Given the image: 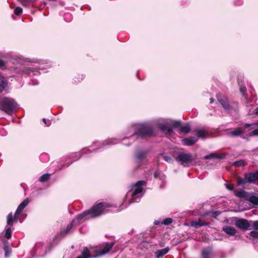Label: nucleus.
<instances>
[{
  "label": "nucleus",
  "instance_id": "nucleus-1",
  "mask_svg": "<svg viewBox=\"0 0 258 258\" xmlns=\"http://www.w3.org/2000/svg\"><path fill=\"white\" fill-rule=\"evenodd\" d=\"M111 207V206L106 203H99L93 206L90 209L86 210L77 216L76 219H73L71 223L68 225L66 229L61 230L60 235L64 237L73 231L74 226L79 224L81 221L88 219L90 218H95L104 214L106 209Z\"/></svg>",
  "mask_w": 258,
  "mask_h": 258
},
{
  "label": "nucleus",
  "instance_id": "nucleus-2",
  "mask_svg": "<svg viewBox=\"0 0 258 258\" xmlns=\"http://www.w3.org/2000/svg\"><path fill=\"white\" fill-rule=\"evenodd\" d=\"M154 135V131L152 125L149 122H143L137 124L134 133L130 137L123 139L122 144L124 146H130L132 142L124 143L126 139L133 140L134 141L135 138L144 139L151 137Z\"/></svg>",
  "mask_w": 258,
  "mask_h": 258
},
{
  "label": "nucleus",
  "instance_id": "nucleus-3",
  "mask_svg": "<svg viewBox=\"0 0 258 258\" xmlns=\"http://www.w3.org/2000/svg\"><path fill=\"white\" fill-rule=\"evenodd\" d=\"M146 182L144 180H139L132 186V188L127 192L126 197H130L128 205L133 203H138L140 201L143 194H142L143 186L146 185Z\"/></svg>",
  "mask_w": 258,
  "mask_h": 258
},
{
  "label": "nucleus",
  "instance_id": "nucleus-4",
  "mask_svg": "<svg viewBox=\"0 0 258 258\" xmlns=\"http://www.w3.org/2000/svg\"><path fill=\"white\" fill-rule=\"evenodd\" d=\"M18 106L17 103L13 98L7 97L0 98V110L8 114H12Z\"/></svg>",
  "mask_w": 258,
  "mask_h": 258
},
{
  "label": "nucleus",
  "instance_id": "nucleus-5",
  "mask_svg": "<svg viewBox=\"0 0 258 258\" xmlns=\"http://www.w3.org/2000/svg\"><path fill=\"white\" fill-rule=\"evenodd\" d=\"M248 183L255 184L258 183V171L251 172H246L243 175V177H238L237 184L238 186H242Z\"/></svg>",
  "mask_w": 258,
  "mask_h": 258
},
{
  "label": "nucleus",
  "instance_id": "nucleus-6",
  "mask_svg": "<svg viewBox=\"0 0 258 258\" xmlns=\"http://www.w3.org/2000/svg\"><path fill=\"white\" fill-rule=\"evenodd\" d=\"M181 124L180 120H174L172 124L168 122L160 123L158 126L159 129L162 132L165 133L166 135H170L173 133V128H178Z\"/></svg>",
  "mask_w": 258,
  "mask_h": 258
},
{
  "label": "nucleus",
  "instance_id": "nucleus-7",
  "mask_svg": "<svg viewBox=\"0 0 258 258\" xmlns=\"http://www.w3.org/2000/svg\"><path fill=\"white\" fill-rule=\"evenodd\" d=\"M16 72L20 75L24 76L37 75L39 74L38 69L35 67H27L25 66H22L19 68L17 69Z\"/></svg>",
  "mask_w": 258,
  "mask_h": 258
},
{
  "label": "nucleus",
  "instance_id": "nucleus-8",
  "mask_svg": "<svg viewBox=\"0 0 258 258\" xmlns=\"http://www.w3.org/2000/svg\"><path fill=\"white\" fill-rule=\"evenodd\" d=\"M242 128L246 131V136L251 137L258 136V121L251 123H245L242 126Z\"/></svg>",
  "mask_w": 258,
  "mask_h": 258
},
{
  "label": "nucleus",
  "instance_id": "nucleus-9",
  "mask_svg": "<svg viewBox=\"0 0 258 258\" xmlns=\"http://www.w3.org/2000/svg\"><path fill=\"white\" fill-rule=\"evenodd\" d=\"M176 160L180 162L183 167H189V164L193 160V156L191 153L179 152Z\"/></svg>",
  "mask_w": 258,
  "mask_h": 258
},
{
  "label": "nucleus",
  "instance_id": "nucleus-10",
  "mask_svg": "<svg viewBox=\"0 0 258 258\" xmlns=\"http://www.w3.org/2000/svg\"><path fill=\"white\" fill-rule=\"evenodd\" d=\"M117 143V139L116 138H110L108 139L107 140L102 141H96L94 142L93 144L95 146H97L98 147L96 149L93 150L92 151H90L88 150L87 152L88 153H90L91 152H96L98 149H101L106 146H110L114 144H116Z\"/></svg>",
  "mask_w": 258,
  "mask_h": 258
},
{
  "label": "nucleus",
  "instance_id": "nucleus-11",
  "mask_svg": "<svg viewBox=\"0 0 258 258\" xmlns=\"http://www.w3.org/2000/svg\"><path fill=\"white\" fill-rule=\"evenodd\" d=\"M148 155V151L143 150H137L134 154V159L138 164V168L140 166V164L143 161H146Z\"/></svg>",
  "mask_w": 258,
  "mask_h": 258
},
{
  "label": "nucleus",
  "instance_id": "nucleus-12",
  "mask_svg": "<svg viewBox=\"0 0 258 258\" xmlns=\"http://www.w3.org/2000/svg\"><path fill=\"white\" fill-rule=\"evenodd\" d=\"M50 249L49 247H47L46 245H44V244L41 243H39L36 244L35 247H34L33 251L35 253H38L39 256H44L49 251H50Z\"/></svg>",
  "mask_w": 258,
  "mask_h": 258
},
{
  "label": "nucleus",
  "instance_id": "nucleus-13",
  "mask_svg": "<svg viewBox=\"0 0 258 258\" xmlns=\"http://www.w3.org/2000/svg\"><path fill=\"white\" fill-rule=\"evenodd\" d=\"M246 131L242 128V126L241 127H237L234 128L233 131L228 133V135L231 137H240L241 138L244 139H246V135L245 136Z\"/></svg>",
  "mask_w": 258,
  "mask_h": 258
},
{
  "label": "nucleus",
  "instance_id": "nucleus-14",
  "mask_svg": "<svg viewBox=\"0 0 258 258\" xmlns=\"http://www.w3.org/2000/svg\"><path fill=\"white\" fill-rule=\"evenodd\" d=\"M235 225L242 230H247L250 226V221L244 219H239L236 220Z\"/></svg>",
  "mask_w": 258,
  "mask_h": 258
},
{
  "label": "nucleus",
  "instance_id": "nucleus-15",
  "mask_svg": "<svg viewBox=\"0 0 258 258\" xmlns=\"http://www.w3.org/2000/svg\"><path fill=\"white\" fill-rule=\"evenodd\" d=\"M222 230L229 236H235V239L239 238L240 236L236 235L237 230L233 227L225 225L222 228Z\"/></svg>",
  "mask_w": 258,
  "mask_h": 258
},
{
  "label": "nucleus",
  "instance_id": "nucleus-16",
  "mask_svg": "<svg viewBox=\"0 0 258 258\" xmlns=\"http://www.w3.org/2000/svg\"><path fill=\"white\" fill-rule=\"evenodd\" d=\"M114 244V243L113 242H111L110 243H106L105 247L102 249H101L98 252V253L95 255L93 256V257H97L98 256H102L103 255H104V254L108 253L112 249Z\"/></svg>",
  "mask_w": 258,
  "mask_h": 258
},
{
  "label": "nucleus",
  "instance_id": "nucleus-17",
  "mask_svg": "<svg viewBox=\"0 0 258 258\" xmlns=\"http://www.w3.org/2000/svg\"><path fill=\"white\" fill-rule=\"evenodd\" d=\"M218 102L221 104L223 107L226 110H229L231 108L227 99L224 96L219 94L217 95Z\"/></svg>",
  "mask_w": 258,
  "mask_h": 258
},
{
  "label": "nucleus",
  "instance_id": "nucleus-18",
  "mask_svg": "<svg viewBox=\"0 0 258 258\" xmlns=\"http://www.w3.org/2000/svg\"><path fill=\"white\" fill-rule=\"evenodd\" d=\"M3 249L5 251L4 256L5 258H8L11 255L12 248L7 240H5L3 242Z\"/></svg>",
  "mask_w": 258,
  "mask_h": 258
},
{
  "label": "nucleus",
  "instance_id": "nucleus-19",
  "mask_svg": "<svg viewBox=\"0 0 258 258\" xmlns=\"http://www.w3.org/2000/svg\"><path fill=\"white\" fill-rule=\"evenodd\" d=\"M198 141V138L196 137L190 136L184 139L182 143L185 146H191Z\"/></svg>",
  "mask_w": 258,
  "mask_h": 258
},
{
  "label": "nucleus",
  "instance_id": "nucleus-20",
  "mask_svg": "<svg viewBox=\"0 0 258 258\" xmlns=\"http://www.w3.org/2000/svg\"><path fill=\"white\" fill-rule=\"evenodd\" d=\"M170 250V248L169 247H166L164 248H162L159 250H158L156 252H155V255L156 258H161L164 255L168 252Z\"/></svg>",
  "mask_w": 258,
  "mask_h": 258
},
{
  "label": "nucleus",
  "instance_id": "nucleus-21",
  "mask_svg": "<svg viewBox=\"0 0 258 258\" xmlns=\"http://www.w3.org/2000/svg\"><path fill=\"white\" fill-rule=\"evenodd\" d=\"M225 154L218 155L215 153H211L209 155L205 156L203 158L204 159H211L215 158L218 159H222L225 158Z\"/></svg>",
  "mask_w": 258,
  "mask_h": 258
},
{
  "label": "nucleus",
  "instance_id": "nucleus-22",
  "mask_svg": "<svg viewBox=\"0 0 258 258\" xmlns=\"http://www.w3.org/2000/svg\"><path fill=\"white\" fill-rule=\"evenodd\" d=\"M212 248L211 247H207L204 248L201 252L202 258H211Z\"/></svg>",
  "mask_w": 258,
  "mask_h": 258
},
{
  "label": "nucleus",
  "instance_id": "nucleus-23",
  "mask_svg": "<svg viewBox=\"0 0 258 258\" xmlns=\"http://www.w3.org/2000/svg\"><path fill=\"white\" fill-rule=\"evenodd\" d=\"M234 195L237 197H238L239 198H243L246 201V199L248 198V197L249 196V194L248 192L245 191L243 189H240L238 191H235L234 192Z\"/></svg>",
  "mask_w": 258,
  "mask_h": 258
},
{
  "label": "nucleus",
  "instance_id": "nucleus-24",
  "mask_svg": "<svg viewBox=\"0 0 258 258\" xmlns=\"http://www.w3.org/2000/svg\"><path fill=\"white\" fill-rule=\"evenodd\" d=\"M180 129L179 130L178 133L181 134L182 133H184L185 134H188L190 132L191 128L190 126V124L189 122H187L184 126H181V125L179 127Z\"/></svg>",
  "mask_w": 258,
  "mask_h": 258
},
{
  "label": "nucleus",
  "instance_id": "nucleus-25",
  "mask_svg": "<svg viewBox=\"0 0 258 258\" xmlns=\"http://www.w3.org/2000/svg\"><path fill=\"white\" fill-rule=\"evenodd\" d=\"M194 133H195L197 134V137L196 138H198V140L200 138L202 139H205L206 136L207 135V132H206L204 128L202 129H197L196 130H194L193 131Z\"/></svg>",
  "mask_w": 258,
  "mask_h": 258
},
{
  "label": "nucleus",
  "instance_id": "nucleus-26",
  "mask_svg": "<svg viewBox=\"0 0 258 258\" xmlns=\"http://www.w3.org/2000/svg\"><path fill=\"white\" fill-rule=\"evenodd\" d=\"M29 200L28 198L25 199L18 207L16 210V213H21L24 209L28 205Z\"/></svg>",
  "mask_w": 258,
  "mask_h": 258
},
{
  "label": "nucleus",
  "instance_id": "nucleus-27",
  "mask_svg": "<svg viewBox=\"0 0 258 258\" xmlns=\"http://www.w3.org/2000/svg\"><path fill=\"white\" fill-rule=\"evenodd\" d=\"M92 257L90 253L89 250L87 247L83 248V251L81 255L77 256V258H91Z\"/></svg>",
  "mask_w": 258,
  "mask_h": 258
},
{
  "label": "nucleus",
  "instance_id": "nucleus-28",
  "mask_svg": "<svg viewBox=\"0 0 258 258\" xmlns=\"http://www.w3.org/2000/svg\"><path fill=\"white\" fill-rule=\"evenodd\" d=\"M154 177L155 178H158L164 182V180H165V175L160 170H157L154 173Z\"/></svg>",
  "mask_w": 258,
  "mask_h": 258
},
{
  "label": "nucleus",
  "instance_id": "nucleus-29",
  "mask_svg": "<svg viewBox=\"0 0 258 258\" xmlns=\"http://www.w3.org/2000/svg\"><path fill=\"white\" fill-rule=\"evenodd\" d=\"M221 212L218 211H216L214 212L209 211L205 212L203 214V216H211L214 218H216L217 217H218L221 214Z\"/></svg>",
  "mask_w": 258,
  "mask_h": 258
},
{
  "label": "nucleus",
  "instance_id": "nucleus-30",
  "mask_svg": "<svg viewBox=\"0 0 258 258\" xmlns=\"http://www.w3.org/2000/svg\"><path fill=\"white\" fill-rule=\"evenodd\" d=\"M6 79L1 75H0V93L2 92L7 85Z\"/></svg>",
  "mask_w": 258,
  "mask_h": 258
},
{
  "label": "nucleus",
  "instance_id": "nucleus-31",
  "mask_svg": "<svg viewBox=\"0 0 258 258\" xmlns=\"http://www.w3.org/2000/svg\"><path fill=\"white\" fill-rule=\"evenodd\" d=\"M246 201L249 202L255 206H258V196L252 195L248 196Z\"/></svg>",
  "mask_w": 258,
  "mask_h": 258
},
{
  "label": "nucleus",
  "instance_id": "nucleus-32",
  "mask_svg": "<svg viewBox=\"0 0 258 258\" xmlns=\"http://www.w3.org/2000/svg\"><path fill=\"white\" fill-rule=\"evenodd\" d=\"M247 165V162L245 160L240 159L233 162V166L234 167H244Z\"/></svg>",
  "mask_w": 258,
  "mask_h": 258
},
{
  "label": "nucleus",
  "instance_id": "nucleus-33",
  "mask_svg": "<svg viewBox=\"0 0 258 258\" xmlns=\"http://www.w3.org/2000/svg\"><path fill=\"white\" fill-rule=\"evenodd\" d=\"M7 222L8 225L12 226L14 222H15V220L13 218V216L12 213H10L7 216Z\"/></svg>",
  "mask_w": 258,
  "mask_h": 258
},
{
  "label": "nucleus",
  "instance_id": "nucleus-34",
  "mask_svg": "<svg viewBox=\"0 0 258 258\" xmlns=\"http://www.w3.org/2000/svg\"><path fill=\"white\" fill-rule=\"evenodd\" d=\"M50 174L49 173H45L42 175L39 178V181L44 182L48 180L50 178Z\"/></svg>",
  "mask_w": 258,
  "mask_h": 258
},
{
  "label": "nucleus",
  "instance_id": "nucleus-35",
  "mask_svg": "<svg viewBox=\"0 0 258 258\" xmlns=\"http://www.w3.org/2000/svg\"><path fill=\"white\" fill-rule=\"evenodd\" d=\"M238 84L239 85V90L240 92L242 94L243 96L245 95V93L246 91V88L244 85L243 84V82H240L239 80H238Z\"/></svg>",
  "mask_w": 258,
  "mask_h": 258
},
{
  "label": "nucleus",
  "instance_id": "nucleus-36",
  "mask_svg": "<svg viewBox=\"0 0 258 258\" xmlns=\"http://www.w3.org/2000/svg\"><path fill=\"white\" fill-rule=\"evenodd\" d=\"M20 2H21V4L24 7H28L30 5V4L36 1V0H18Z\"/></svg>",
  "mask_w": 258,
  "mask_h": 258
},
{
  "label": "nucleus",
  "instance_id": "nucleus-37",
  "mask_svg": "<svg viewBox=\"0 0 258 258\" xmlns=\"http://www.w3.org/2000/svg\"><path fill=\"white\" fill-rule=\"evenodd\" d=\"M172 222L173 219L171 218H167L161 222V224L165 226H168Z\"/></svg>",
  "mask_w": 258,
  "mask_h": 258
},
{
  "label": "nucleus",
  "instance_id": "nucleus-38",
  "mask_svg": "<svg viewBox=\"0 0 258 258\" xmlns=\"http://www.w3.org/2000/svg\"><path fill=\"white\" fill-rule=\"evenodd\" d=\"M86 153L85 151H82V153H81L80 152L74 153L72 154V158H76L77 159H80L83 155L86 154Z\"/></svg>",
  "mask_w": 258,
  "mask_h": 258
},
{
  "label": "nucleus",
  "instance_id": "nucleus-39",
  "mask_svg": "<svg viewBox=\"0 0 258 258\" xmlns=\"http://www.w3.org/2000/svg\"><path fill=\"white\" fill-rule=\"evenodd\" d=\"M12 236L11 227H7L6 229L5 236L7 239H10Z\"/></svg>",
  "mask_w": 258,
  "mask_h": 258
},
{
  "label": "nucleus",
  "instance_id": "nucleus-40",
  "mask_svg": "<svg viewBox=\"0 0 258 258\" xmlns=\"http://www.w3.org/2000/svg\"><path fill=\"white\" fill-rule=\"evenodd\" d=\"M202 222L201 220H199L198 221H192L191 222V225L193 227H195L196 228L197 227H201L202 226H201Z\"/></svg>",
  "mask_w": 258,
  "mask_h": 258
},
{
  "label": "nucleus",
  "instance_id": "nucleus-41",
  "mask_svg": "<svg viewBox=\"0 0 258 258\" xmlns=\"http://www.w3.org/2000/svg\"><path fill=\"white\" fill-rule=\"evenodd\" d=\"M23 12V9L20 7H17L14 10V14L17 16L20 15Z\"/></svg>",
  "mask_w": 258,
  "mask_h": 258
},
{
  "label": "nucleus",
  "instance_id": "nucleus-42",
  "mask_svg": "<svg viewBox=\"0 0 258 258\" xmlns=\"http://www.w3.org/2000/svg\"><path fill=\"white\" fill-rule=\"evenodd\" d=\"M249 235L254 239H258V231L254 230L249 233Z\"/></svg>",
  "mask_w": 258,
  "mask_h": 258
},
{
  "label": "nucleus",
  "instance_id": "nucleus-43",
  "mask_svg": "<svg viewBox=\"0 0 258 258\" xmlns=\"http://www.w3.org/2000/svg\"><path fill=\"white\" fill-rule=\"evenodd\" d=\"M160 156H162L163 158L167 162H171L173 161L172 159L168 156H164L163 154H160Z\"/></svg>",
  "mask_w": 258,
  "mask_h": 258
},
{
  "label": "nucleus",
  "instance_id": "nucleus-44",
  "mask_svg": "<svg viewBox=\"0 0 258 258\" xmlns=\"http://www.w3.org/2000/svg\"><path fill=\"white\" fill-rule=\"evenodd\" d=\"M226 188L229 190H233L234 188V185L232 183H227L226 184Z\"/></svg>",
  "mask_w": 258,
  "mask_h": 258
},
{
  "label": "nucleus",
  "instance_id": "nucleus-45",
  "mask_svg": "<svg viewBox=\"0 0 258 258\" xmlns=\"http://www.w3.org/2000/svg\"><path fill=\"white\" fill-rule=\"evenodd\" d=\"M252 223V227L254 230H258V220L254 221H250Z\"/></svg>",
  "mask_w": 258,
  "mask_h": 258
},
{
  "label": "nucleus",
  "instance_id": "nucleus-46",
  "mask_svg": "<svg viewBox=\"0 0 258 258\" xmlns=\"http://www.w3.org/2000/svg\"><path fill=\"white\" fill-rule=\"evenodd\" d=\"M78 77L77 78V77H75V81L76 82H81L82 80H83L84 78V76L83 75H78Z\"/></svg>",
  "mask_w": 258,
  "mask_h": 258
},
{
  "label": "nucleus",
  "instance_id": "nucleus-47",
  "mask_svg": "<svg viewBox=\"0 0 258 258\" xmlns=\"http://www.w3.org/2000/svg\"><path fill=\"white\" fill-rule=\"evenodd\" d=\"M21 213H16V212H15L14 215L13 216V218L15 220V222H17L18 220V219L19 218V214H20Z\"/></svg>",
  "mask_w": 258,
  "mask_h": 258
},
{
  "label": "nucleus",
  "instance_id": "nucleus-48",
  "mask_svg": "<svg viewBox=\"0 0 258 258\" xmlns=\"http://www.w3.org/2000/svg\"><path fill=\"white\" fill-rule=\"evenodd\" d=\"M5 66H6L5 62L3 60L0 59V68L3 69L5 67Z\"/></svg>",
  "mask_w": 258,
  "mask_h": 258
},
{
  "label": "nucleus",
  "instance_id": "nucleus-49",
  "mask_svg": "<svg viewBox=\"0 0 258 258\" xmlns=\"http://www.w3.org/2000/svg\"><path fill=\"white\" fill-rule=\"evenodd\" d=\"M243 4L242 0H235L234 1V4L236 6H240Z\"/></svg>",
  "mask_w": 258,
  "mask_h": 258
},
{
  "label": "nucleus",
  "instance_id": "nucleus-50",
  "mask_svg": "<svg viewBox=\"0 0 258 258\" xmlns=\"http://www.w3.org/2000/svg\"><path fill=\"white\" fill-rule=\"evenodd\" d=\"M209 225V223L208 222H204L202 223L201 226H202V227L203 226H207Z\"/></svg>",
  "mask_w": 258,
  "mask_h": 258
},
{
  "label": "nucleus",
  "instance_id": "nucleus-51",
  "mask_svg": "<svg viewBox=\"0 0 258 258\" xmlns=\"http://www.w3.org/2000/svg\"><path fill=\"white\" fill-rule=\"evenodd\" d=\"M72 162H68L67 163H66V164H63L62 166V167H68L71 164H72Z\"/></svg>",
  "mask_w": 258,
  "mask_h": 258
},
{
  "label": "nucleus",
  "instance_id": "nucleus-52",
  "mask_svg": "<svg viewBox=\"0 0 258 258\" xmlns=\"http://www.w3.org/2000/svg\"><path fill=\"white\" fill-rule=\"evenodd\" d=\"M42 121L47 126L49 125V124H47V121H46V119L45 118H43Z\"/></svg>",
  "mask_w": 258,
  "mask_h": 258
},
{
  "label": "nucleus",
  "instance_id": "nucleus-53",
  "mask_svg": "<svg viewBox=\"0 0 258 258\" xmlns=\"http://www.w3.org/2000/svg\"><path fill=\"white\" fill-rule=\"evenodd\" d=\"M162 184L160 185V188H163L164 187V185L165 184V180H164V182H163V181H162Z\"/></svg>",
  "mask_w": 258,
  "mask_h": 258
},
{
  "label": "nucleus",
  "instance_id": "nucleus-54",
  "mask_svg": "<svg viewBox=\"0 0 258 258\" xmlns=\"http://www.w3.org/2000/svg\"><path fill=\"white\" fill-rule=\"evenodd\" d=\"M126 207V206H124L123 205H122L121 206V208H120L119 209L117 210V211H120L121 210H122V209H123L125 208Z\"/></svg>",
  "mask_w": 258,
  "mask_h": 258
},
{
  "label": "nucleus",
  "instance_id": "nucleus-55",
  "mask_svg": "<svg viewBox=\"0 0 258 258\" xmlns=\"http://www.w3.org/2000/svg\"><path fill=\"white\" fill-rule=\"evenodd\" d=\"M160 221H158V220H155L154 221V224H156V225H158L160 223Z\"/></svg>",
  "mask_w": 258,
  "mask_h": 258
},
{
  "label": "nucleus",
  "instance_id": "nucleus-56",
  "mask_svg": "<svg viewBox=\"0 0 258 258\" xmlns=\"http://www.w3.org/2000/svg\"><path fill=\"white\" fill-rule=\"evenodd\" d=\"M255 113L258 114V107L255 109Z\"/></svg>",
  "mask_w": 258,
  "mask_h": 258
},
{
  "label": "nucleus",
  "instance_id": "nucleus-57",
  "mask_svg": "<svg viewBox=\"0 0 258 258\" xmlns=\"http://www.w3.org/2000/svg\"><path fill=\"white\" fill-rule=\"evenodd\" d=\"M68 16H70V15H69V14H66V15H65V16H64V20H66V21L67 17Z\"/></svg>",
  "mask_w": 258,
  "mask_h": 258
},
{
  "label": "nucleus",
  "instance_id": "nucleus-58",
  "mask_svg": "<svg viewBox=\"0 0 258 258\" xmlns=\"http://www.w3.org/2000/svg\"><path fill=\"white\" fill-rule=\"evenodd\" d=\"M213 102H214V99H213L212 98H210V103H213Z\"/></svg>",
  "mask_w": 258,
  "mask_h": 258
},
{
  "label": "nucleus",
  "instance_id": "nucleus-59",
  "mask_svg": "<svg viewBox=\"0 0 258 258\" xmlns=\"http://www.w3.org/2000/svg\"><path fill=\"white\" fill-rule=\"evenodd\" d=\"M41 156V157H42V156H46V154H42Z\"/></svg>",
  "mask_w": 258,
  "mask_h": 258
},
{
  "label": "nucleus",
  "instance_id": "nucleus-60",
  "mask_svg": "<svg viewBox=\"0 0 258 258\" xmlns=\"http://www.w3.org/2000/svg\"><path fill=\"white\" fill-rule=\"evenodd\" d=\"M3 56V54L2 53H0V57H2Z\"/></svg>",
  "mask_w": 258,
  "mask_h": 258
},
{
  "label": "nucleus",
  "instance_id": "nucleus-61",
  "mask_svg": "<svg viewBox=\"0 0 258 258\" xmlns=\"http://www.w3.org/2000/svg\"><path fill=\"white\" fill-rule=\"evenodd\" d=\"M57 237V236H55L54 237V240H55Z\"/></svg>",
  "mask_w": 258,
  "mask_h": 258
}]
</instances>
